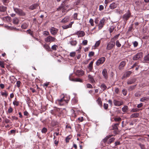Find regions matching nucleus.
<instances>
[{
  "label": "nucleus",
  "mask_w": 149,
  "mask_h": 149,
  "mask_svg": "<svg viewBox=\"0 0 149 149\" xmlns=\"http://www.w3.org/2000/svg\"><path fill=\"white\" fill-rule=\"evenodd\" d=\"M19 20L17 18H14L13 19V22L15 24H17L19 23Z\"/></svg>",
  "instance_id": "26"
},
{
  "label": "nucleus",
  "mask_w": 149,
  "mask_h": 149,
  "mask_svg": "<svg viewBox=\"0 0 149 149\" xmlns=\"http://www.w3.org/2000/svg\"><path fill=\"white\" fill-rule=\"evenodd\" d=\"M113 103L115 106H119L123 104V102L122 101H119L116 100L113 101Z\"/></svg>",
  "instance_id": "9"
},
{
  "label": "nucleus",
  "mask_w": 149,
  "mask_h": 149,
  "mask_svg": "<svg viewBox=\"0 0 149 149\" xmlns=\"http://www.w3.org/2000/svg\"><path fill=\"white\" fill-rule=\"evenodd\" d=\"M43 47L44 48H45V49L47 51H49L50 50V48L49 46L48 45L46 44L44 45H43Z\"/></svg>",
  "instance_id": "30"
},
{
  "label": "nucleus",
  "mask_w": 149,
  "mask_h": 149,
  "mask_svg": "<svg viewBox=\"0 0 149 149\" xmlns=\"http://www.w3.org/2000/svg\"><path fill=\"white\" fill-rule=\"evenodd\" d=\"M94 53L93 52H90L88 54V56L90 57H91L94 55Z\"/></svg>",
  "instance_id": "54"
},
{
  "label": "nucleus",
  "mask_w": 149,
  "mask_h": 149,
  "mask_svg": "<svg viewBox=\"0 0 149 149\" xmlns=\"http://www.w3.org/2000/svg\"><path fill=\"white\" fill-rule=\"evenodd\" d=\"M13 108L11 107H9V108L8 110V112L9 113H10L13 111Z\"/></svg>",
  "instance_id": "53"
},
{
  "label": "nucleus",
  "mask_w": 149,
  "mask_h": 149,
  "mask_svg": "<svg viewBox=\"0 0 149 149\" xmlns=\"http://www.w3.org/2000/svg\"><path fill=\"white\" fill-rule=\"evenodd\" d=\"M112 135H109V136H107L103 140V141L104 143H107L108 141V139L111 137Z\"/></svg>",
  "instance_id": "19"
},
{
  "label": "nucleus",
  "mask_w": 149,
  "mask_h": 149,
  "mask_svg": "<svg viewBox=\"0 0 149 149\" xmlns=\"http://www.w3.org/2000/svg\"><path fill=\"white\" fill-rule=\"evenodd\" d=\"M149 99V97H145L141 98L140 99V101L142 102H144L147 101Z\"/></svg>",
  "instance_id": "24"
},
{
  "label": "nucleus",
  "mask_w": 149,
  "mask_h": 149,
  "mask_svg": "<svg viewBox=\"0 0 149 149\" xmlns=\"http://www.w3.org/2000/svg\"><path fill=\"white\" fill-rule=\"evenodd\" d=\"M104 108L105 109H108V104L106 103H104Z\"/></svg>",
  "instance_id": "57"
},
{
  "label": "nucleus",
  "mask_w": 149,
  "mask_h": 149,
  "mask_svg": "<svg viewBox=\"0 0 149 149\" xmlns=\"http://www.w3.org/2000/svg\"><path fill=\"white\" fill-rule=\"evenodd\" d=\"M50 30L51 33L54 35H55L58 31V29L54 27H52Z\"/></svg>",
  "instance_id": "10"
},
{
  "label": "nucleus",
  "mask_w": 149,
  "mask_h": 149,
  "mask_svg": "<svg viewBox=\"0 0 149 149\" xmlns=\"http://www.w3.org/2000/svg\"><path fill=\"white\" fill-rule=\"evenodd\" d=\"M139 109L137 108H134L132 109L131 111L132 112H136L139 111Z\"/></svg>",
  "instance_id": "44"
},
{
  "label": "nucleus",
  "mask_w": 149,
  "mask_h": 149,
  "mask_svg": "<svg viewBox=\"0 0 149 149\" xmlns=\"http://www.w3.org/2000/svg\"><path fill=\"white\" fill-rule=\"evenodd\" d=\"M69 17H66L61 20V22L63 23H65L69 21Z\"/></svg>",
  "instance_id": "25"
},
{
  "label": "nucleus",
  "mask_w": 149,
  "mask_h": 149,
  "mask_svg": "<svg viewBox=\"0 0 149 149\" xmlns=\"http://www.w3.org/2000/svg\"><path fill=\"white\" fill-rule=\"evenodd\" d=\"M77 13H75L73 15V18L75 19H77Z\"/></svg>",
  "instance_id": "59"
},
{
  "label": "nucleus",
  "mask_w": 149,
  "mask_h": 149,
  "mask_svg": "<svg viewBox=\"0 0 149 149\" xmlns=\"http://www.w3.org/2000/svg\"><path fill=\"white\" fill-rule=\"evenodd\" d=\"M112 128L114 130H117L118 129V126L115 124L113 125Z\"/></svg>",
  "instance_id": "48"
},
{
  "label": "nucleus",
  "mask_w": 149,
  "mask_h": 149,
  "mask_svg": "<svg viewBox=\"0 0 149 149\" xmlns=\"http://www.w3.org/2000/svg\"><path fill=\"white\" fill-rule=\"evenodd\" d=\"M143 61L144 62L146 63L149 61V54L144 57Z\"/></svg>",
  "instance_id": "22"
},
{
  "label": "nucleus",
  "mask_w": 149,
  "mask_h": 149,
  "mask_svg": "<svg viewBox=\"0 0 149 149\" xmlns=\"http://www.w3.org/2000/svg\"><path fill=\"white\" fill-rule=\"evenodd\" d=\"M75 34L78 35V37H83L85 35L84 32L83 31H78Z\"/></svg>",
  "instance_id": "13"
},
{
  "label": "nucleus",
  "mask_w": 149,
  "mask_h": 149,
  "mask_svg": "<svg viewBox=\"0 0 149 149\" xmlns=\"http://www.w3.org/2000/svg\"><path fill=\"white\" fill-rule=\"evenodd\" d=\"M13 9L14 11L19 15L23 16L25 15V13L21 9L15 8H13Z\"/></svg>",
  "instance_id": "3"
},
{
  "label": "nucleus",
  "mask_w": 149,
  "mask_h": 149,
  "mask_svg": "<svg viewBox=\"0 0 149 149\" xmlns=\"http://www.w3.org/2000/svg\"><path fill=\"white\" fill-rule=\"evenodd\" d=\"M62 28L63 29H66L68 28L71 27V24H69L68 25H66L63 26H62Z\"/></svg>",
  "instance_id": "35"
},
{
  "label": "nucleus",
  "mask_w": 149,
  "mask_h": 149,
  "mask_svg": "<svg viewBox=\"0 0 149 149\" xmlns=\"http://www.w3.org/2000/svg\"><path fill=\"white\" fill-rule=\"evenodd\" d=\"M122 92L124 95H126L127 94V91L125 89H123L122 90Z\"/></svg>",
  "instance_id": "50"
},
{
  "label": "nucleus",
  "mask_w": 149,
  "mask_h": 149,
  "mask_svg": "<svg viewBox=\"0 0 149 149\" xmlns=\"http://www.w3.org/2000/svg\"><path fill=\"white\" fill-rule=\"evenodd\" d=\"M57 47V45H54L52 46L51 48L53 50H56Z\"/></svg>",
  "instance_id": "42"
},
{
  "label": "nucleus",
  "mask_w": 149,
  "mask_h": 149,
  "mask_svg": "<svg viewBox=\"0 0 149 149\" xmlns=\"http://www.w3.org/2000/svg\"><path fill=\"white\" fill-rule=\"evenodd\" d=\"M143 56V53L142 52H139L137 53L133 58L134 60H137L142 58Z\"/></svg>",
  "instance_id": "5"
},
{
  "label": "nucleus",
  "mask_w": 149,
  "mask_h": 149,
  "mask_svg": "<svg viewBox=\"0 0 149 149\" xmlns=\"http://www.w3.org/2000/svg\"><path fill=\"white\" fill-rule=\"evenodd\" d=\"M115 45V42L111 40V41L107 44L106 49L108 50H111L114 47Z\"/></svg>",
  "instance_id": "4"
},
{
  "label": "nucleus",
  "mask_w": 149,
  "mask_h": 149,
  "mask_svg": "<svg viewBox=\"0 0 149 149\" xmlns=\"http://www.w3.org/2000/svg\"><path fill=\"white\" fill-rule=\"evenodd\" d=\"M70 139V137H69V136H67L65 139V141L67 143L69 142V141Z\"/></svg>",
  "instance_id": "64"
},
{
  "label": "nucleus",
  "mask_w": 149,
  "mask_h": 149,
  "mask_svg": "<svg viewBox=\"0 0 149 149\" xmlns=\"http://www.w3.org/2000/svg\"><path fill=\"white\" fill-rule=\"evenodd\" d=\"M126 62L125 61H123L120 62L119 66V69L120 70L123 69V68L125 65Z\"/></svg>",
  "instance_id": "15"
},
{
  "label": "nucleus",
  "mask_w": 149,
  "mask_h": 149,
  "mask_svg": "<svg viewBox=\"0 0 149 149\" xmlns=\"http://www.w3.org/2000/svg\"><path fill=\"white\" fill-rule=\"evenodd\" d=\"M86 86L87 88H92L93 87L92 85L89 84H87Z\"/></svg>",
  "instance_id": "63"
},
{
  "label": "nucleus",
  "mask_w": 149,
  "mask_h": 149,
  "mask_svg": "<svg viewBox=\"0 0 149 149\" xmlns=\"http://www.w3.org/2000/svg\"><path fill=\"white\" fill-rule=\"evenodd\" d=\"M0 66L2 68H5L4 63L3 62L0 61Z\"/></svg>",
  "instance_id": "55"
},
{
  "label": "nucleus",
  "mask_w": 149,
  "mask_h": 149,
  "mask_svg": "<svg viewBox=\"0 0 149 149\" xmlns=\"http://www.w3.org/2000/svg\"><path fill=\"white\" fill-rule=\"evenodd\" d=\"M120 35V34H118L115 36H114L113 38H112L111 40L112 41H114L116 40L117 39L118 37Z\"/></svg>",
  "instance_id": "38"
},
{
  "label": "nucleus",
  "mask_w": 149,
  "mask_h": 149,
  "mask_svg": "<svg viewBox=\"0 0 149 149\" xmlns=\"http://www.w3.org/2000/svg\"><path fill=\"white\" fill-rule=\"evenodd\" d=\"M0 93L2 96L6 97L8 95V93L5 90L3 92L1 91Z\"/></svg>",
  "instance_id": "21"
},
{
  "label": "nucleus",
  "mask_w": 149,
  "mask_h": 149,
  "mask_svg": "<svg viewBox=\"0 0 149 149\" xmlns=\"http://www.w3.org/2000/svg\"><path fill=\"white\" fill-rule=\"evenodd\" d=\"M71 75H72V74H71L70 75L69 77V79L70 81H79V82H82V80L81 79H80L79 78H75V79L72 78L71 79L70 78Z\"/></svg>",
  "instance_id": "14"
},
{
  "label": "nucleus",
  "mask_w": 149,
  "mask_h": 149,
  "mask_svg": "<svg viewBox=\"0 0 149 149\" xmlns=\"http://www.w3.org/2000/svg\"><path fill=\"white\" fill-rule=\"evenodd\" d=\"M93 61L91 62L88 66V68L90 71H91L93 69Z\"/></svg>",
  "instance_id": "23"
},
{
  "label": "nucleus",
  "mask_w": 149,
  "mask_h": 149,
  "mask_svg": "<svg viewBox=\"0 0 149 149\" xmlns=\"http://www.w3.org/2000/svg\"><path fill=\"white\" fill-rule=\"evenodd\" d=\"M135 86L136 85L130 86L129 88V90L130 91H132L135 88Z\"/></svg>",
  "instance_id": "51"
},
{
  "label": "nucleus",
  "mask_w": 149,
  "mask_h": 149,
  "mask_svg": "<svg viewBox=\"0 0 149 149\" xmlns=\"http://www.w3.org/2000/svg\"><path fill=\"white\" fill-rule=\"evenodd\" d=\"M75 55V52H72L70 53V56L72 57H74Z\"/></svg>",
  "instance_id": "56"
},
{
  "label": "nucleus",
  "mask_w": 149,
  "mask_h": 149,
  "mask_svg": "<svg viewBox=\"0 0 149 149\" xmlns=\"http://www.w3.org/2000/svg\"><path fill=\"white\" fill-rule=\"evenodd\" d=\"M114 120L116 122H120L121 120V118L120 117L115 118Z\"/></svg>",
  "instance_id": "45"
},
{
  "label": "nucleus",
  "mask_w": 149,
  "mask_h": 149,
  "mask_svg": "<svg viewBox=\"0 0 149 149\" xmlns=\"http://www.w3.org/2000/svg\"><path fill=\"white\" fill-rule=\"evenodd\" d=\"M47 131V128L44 127L42 130L41 132L42 133H45Z\"/></svg>",
  "instance_id": "40"
},
{
  "label": "nucleus",
  "mask_w": 149,
  "mask_h": 149,
  "mask_svg": "<svg viewBox=\"0 0 149 149\" xmlns=\"http://www.w3.org/2000/svg\"><path fill=\"white\" fill-rule=\"evenodd\" d=\"M84 72L82 70H78L77 71L76 74V75L79 76H81L84 74Z\"/></svg>",
  "instance_id": "17"
},
{
  "label": "nucleus",
  "mask_w": 149,
  "mask_h": 149,
  "mask_svg": "<svg viewBox=\"0 0 149 149\" xmlns=\"http://www.w3.org/2000/svg\"><path fill=\"white\" fill-rule=\"evenodd\" d=\"M139 116V113H135L132 114L130 116L131 118H137Z\"/></svg>",
  "instance_id": "28"
},
{
  "label": "nucleus",
  "mask_w": 149,
  "mask_h": 149,
  "mask_svg": "<svg viewBox=\"0 0 149 149\" xmlns=\"http://www.w3.org/2000/svg\"><path fill=\"white\" fill-rule=\"evenodd\" d=\"M115 140V138H112L109 139L107 141L108 144H110L113 142Z\"/></svg>",
  "instance_id": "39"
},
{
  "label": "nucleus",
  "mask_w": 149,
  "mask_h": 149,
  "mask_svg": "<svg viewBox=\"0 0 149 149\" xmlns=\"http://www.w3.org/2000/svg\"><path fill=\"white\" fill-rule=\"evenodd\" d=\"M102 39V38H101L100 40H99L97 41L95 45V47H98L100 45V42H101V40Z\"/></svg>",
  "instance_id": "32"
},
{
  "label": "nucleus",
  "mask_w": 149,
  "mask_h": 149,
  "mask_svg": "<svg viewBox=\"0 0 149 149\" xmlns=\"http://www.w3.org/2000/svg\"><path fill=\"white\" fill-rule=\"evenodd\" d=\"M104 6L102 5H100L99 6V10L100 11H101L104 9Z\"/></svg>",
  "instance_id": "58"
},
{
  "label": "nucleus",
  "mask_w": 149,
  "mask_h": 149,
  "mask_svg": "<svg viewBox=\"0 0 149 149\" xmlns=\"http://www.w3.org/2000/svg\"><path fill=\"white\" fill-rule=\"evenodd\" d=\"M6 8L3 6H0V11L4 12L6 10Z\"/></svg>",
  "instance_id": "31"
},
{
  "label": "nucleus",
  "mask_w": 149,
  "mask_h": 149,
  "mask_svg": "<svg viewBox=\"0 0 149 149\" xmlns=\"http://www.w3.org/2000/svg\"><path fill=\"white\" fill-rule=\"evenodd\" d=\"M133 44L134 47H136L137 46V45H138V43L137 41H134V42H133Z\"/></svg>",
  "instance_id": "61"
},
{
  "label": "nucleus",
  "mask_w": 149,
  "mask_h": 149,
  "mask_svg": "<svg viewBox=\"0 0 149 149\" xmlns=\"http://www.w3.org/2000/svg\"><path fill=\"white\" fill-rule=\"evenodd\" d=\"M13 104L14 105L17 106H18L19 103L18 101H14L13 102Z\"/></svg>",
  "instance_id": "46"
},
{
  "label": "nucleus",
  "mask_w": 149,
  "mask_h": 149,
  "mask_svg": "<svg viewBox=\"0 0 149 149\" xmlns=\"http://www.w3.org/2000/svg\"><path fill=\"white\" fill-rule=\"evenodd\" d=\"M42 34L44 36H48L49 35V33L48 31H45L43 32Z\"/></svg>",
  "instance_id": "41"
},
{
  "label": "nucleus",
  "mask_w": 149,
  "mask_h": 149,
  "mask_svg": "<svg viewBox=\"0 0 149 149\" xmlns=\"http://www.w3.org/2000/svg\"><path fill=\"white\" fill-rule=\"evenodd\" d=\"M88 41L87 40H84L82 42V43L84 45H86L87 44Z\"/></svg>",
  "instance_id": "60"
},
{
  "label": "nucleus",
  "mask_w": 149,
  "mask_h": 149,
  "mask_svg": "<svg viewBox=\"0 0 149 149\" xmlns=\"http://www.w3.org/2000/svg\"><path fill=\"white\" fill-rule=\"evenodd\" d=\"M117 6L116 4L114 3H113L110 4L109 7L111 9H113L115 8Z\"/></svg>",
  "instance_id": "20"
},
{
  "label": "nucleus",
  "mask_w": 149,
  "mask_h": 149,
  "mask_svg": "<svg viewBox=\"0 0 149 149\" xmlns=\"http://www.w3.org/2000/svg\"><path fill=\"white\" fill-rule=\"evenodd\" d=\"M105 21L104 18H103L100 21V22L98 24V29H101L103 26L104 24V22Z\"/></svg>",
  "instance_id": "8"
},
{
  "label": "nucleus",
  "mask_w": 149,
  "mask_h": 149,
  "mask_svg": "<svg viewBox=\"0 0 149 149\" xmlns=\"http://www.w3.org/2000/svg\"><path fill=\"white\" fill-rule=\"evenodd\" d=\"M28 26V24L26 23H24L21 26V27L22 29H25L27 28Z\"/></svg>",
  "instance_id": "29"
},
{
  "label": "nucleus",
  "mask_w": 149,
  "mask_h": 149,
  "mask_svg": "<svg viewBox=\"0 0 149 149\" xmlns=\"http://www.w3.org/2000/svg\"><path fill=\"white\" fill-rule=\"evenodd\" d=\"M63 97L60 99H57L56 100L55 103L57 104L60 106H63L66 103H67L70 99L69 96H65L62 95Z\"/></svg>",
  "instance_id": "1"
},
{
  "label": "nucleus",
  "mask_w": 149,
  "mask_h": 149,
  "mask_svg": "<svg viewBox=\"0 0 149 149\" xmlns=\"http://www.w3.org/2000/svg\"><path fill=\"white\" fill-rule=\"evenodd\" d=\"M105 58L104 57H102L100 58L96 62V65L99 66L100 64L103 63L105 61Z\"/></svg>",
  "instance_id": "7"
},
{
  "label": "nucleus",
  "mask_w": 149,
  "mask_h": 149,
  "mask_svg": "<svg viewBox=\"0 0 149 149\" xmlns=\"http://www.w3.org/2000/svg\"><path fill=\"white\" fill-rule=\"evenodd\" d=\"M114 27L113 26H111L109 29L110 33H111L112 32H113V30H114Z\"/></svg>",
  "instance_id": "52"
},
{
  "label": "nucleus",
  "mask_w": 149,
  "mask_h": 149,
  "mask_svg": "<svg viewBox=\"0 0 149 149\" xmlns=\"http://www.w3.org/2000/svg\"><path fill=\"white\" fill-rule=\"evenodd\" d=\"M128 110V107L127 106H125L122 108V110L123 112H126Z\"/></svg>",
  "instance_id": "36"
},
{
  "label": "nucleus",
  "mask_w": 149,
  "mask_h": 149,
  "mask_svg": "<svg viewBox=\"0 0 149 149\" xmlns=\"http://www.w3.org/2000/svg\"><path fill=\"white\" fill-rule=\"evenodd\" d=\"M56 38L51 36H49L45 39V40L47 42H54Z\"/></svg>",
  "instance_id": "6"
},
{
  "label": "nucleus",
  "mask_w": 149,
  "mask_h": 149,
  "mask_svg": "<svg viewBox=\"0 0 149 149\" xmlns=\"http://www.w3.org/2000/svg\"><path fill=\"white\" fill-rule=\"evenodd\" d=\"M97 101L98 104L100 106H102V103L101 98L100 97H99L97 100Z\"/></svg>",
  "instance_id": "34"
},
{
  "label": "nucleus",
  "mask_w": 149,
  "mask_h": 149,
  "mask_svg": "<svg viewBox=\"0 0 149 149\" xmlns=\"http://www.w3.org/2000/svg\"><path fill=\"white\" fill-rule=\"evenodd\" d=\"M3 1L4 4L6 5L9 2V0H3Z\"/></svg>",
  "instance_id": "62"
},
{
  "label": "nucleus",
  "mask_w": 149,
  "mask_h": 149,
  "mask_svg": "<svg viewBox=\"0 0 149 149\" xmlns=\"http://www.w3.org/2000/svg\"><path fill=\"white\" fill-rule=\"evenodd\" d=\"M132 72L131 71H129L127 72L124 74V77H127L130 76Z\"/></svg>",
  "instance_id": "27"
},
{
  "label": "nucleus",
  "mask_w": 149,
  "mask_h": 149,
  "mask_svg": "<svg viewBox=\"0 0 149 149\" xmlns=\"http://www.w3.org/2000/svg\"><path fill=\"white\" fill-rule=\"evenodd\" d=\"M131 13L129 11L124 14L123 16V18L125 23V24H126L127 20L130 18L131 16Z\"/></svg>",
  "instance_id": "2"
},
{
  "label": "nucleus",
  "mask_w": 149,
  "mask_h": 149,
  "mask_svg": "<svg viewBox=\"0 0 149 149\" xmlns=\"http://www.w3.org/2000/svg\"><path fill=\"white\" fill-rule=\"evenodd\" d=\"M69 43L72 46H75L77 43V41L76 40L72 39L69 41Z\"/></svg>",
  "instance_id": "16"
},
{
  "label": "nucleus",
  "mask_w": 149,
  "mask_h": 149,
  "mask_svg": "<svg viewBox=\"0 0 149 149\" xmlns=\"http://www.w3.org/2000/svg\"><path fill=\"white\" fill-rule=\"evenodd\" d=\"M116 44L117 47H120L121 46V44L118 40L116 41Z\"/></svg>",
  "instance_id": "43"
},
{
  "label": "nucleus",
  "mask_w": 149,
  "mask_h": 149,
  "mask_svg": "<svg viewBox=\"0 0 149 149\" xmlns=\"http://www.w3.org/2000/svg\"><path fill=\"white\" fill-rule=\"evenodd\" d=\"M136 81L135 78H132L127 81V84H131L134 83Z\"/></svg>",
  "instance_id": "18"
},
{
  "label": "nucleus",
  "mask_w": 149,
  "mask_h": 149,
  "mask_svg": "<svg viewBox=\"0 0 149 149\" xmlns=\"http://www.w3.org/2000/svg\"><path fill=\"white\" fill-rule=\"evenodd\" d=\"M102 74L104 78L106 79H108L107 73L106 69H104L103 70Z\"/></svg>",
  "instance_id": "11"
},
{
  "label": "nucleus",
  "mask_w": 149,
  "mask_h": 149,
  "mask_svg": "<svg viewBox=\"0 0 149 149\" xmlns=\"http://www.w3.org/2000/svg\"><path fill=\"white\" fill-rule=\"evenodd\" d=\"M100 87L103 91L106 90L107 88V86L104 84H102L101 85Z\"/></svg>",
  "instance_id": "37"
},
{
  "label": "nucleus",
  "mask_w": 149,
  "mask_h": 149,
  "mask_svg": "<svg viewBox=\"0 0 149 149\" xmlns=\"http://www.w3.org/2000/svg\"><path fill=\"white\" fill-rule=\"evenodd\" d=\"M38 6V4L34 3L32 5L29 7V9L31 10H33L37 8Z\"/></svg>",
  "instance_id": "12"
},
{
  "label": "nucleus",
  "mask_w": 149,
  "mask_h": 149,
  "mask_svg": "<svg viewBox=\"0 0 149 149\" xmlns=\"http://www.w3.org/2000/svg\"><path fill=\"white\" fill-rule=\"evenodd\" d=\"M88 77V78L90 79V80L91 83H93L95 81L93 77L91 75H89Z\"/></svg>",
  "instance_id": "33"
},
{
  "label": "nucleus",
  "mask_w": 149,
  "mask_h": 149,
  "mask_svg": "<svg viewBox=\"0 0 149 149\" xmlns=\"http://www.w3.org/2000/svg\"><path fill=\"white\" fill-rule=\"evenodd\" d=\"M21 84V82L19 81H17L16 84L18 88H19L20 86V84Z\"/></svg>",
  "instance_id": "49"
},
{
  "label": "nucleus",
  "mask_w": 149,
  "mask_h": 149,
  "mask_svg": "<svg viewBox=\"0 0 149 149\" xmlns=\"http://www.w3.org/2000/svg\"><path fill=\"white\" fill-rule=\"evenodd\" d=\"M89 22L90 23L91 26H93L94 25V21L93 19L91 18L90 19Z\"/></svg>",
  "instance_id": "47"
}]
</instances>
